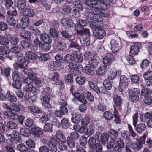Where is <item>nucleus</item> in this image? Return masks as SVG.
Wrapping results in <instances>:
<instances>
[{"label":"nucleus","instance_id":"f257e3e1","mask_svg":"<svg viewBox=\"0 0 152 152\" xmlns=\"http://www.w3.org/2000/svg\"><path fill=\"white\" fill-rule=\"evenodd\" d=\"M64 60L69 63V67L73 72L75 76L80 75L81 71L83 70L82 66L78 64H75L73 63L74 61L73 55L67 54L64 58Z\"/></svg>","mask_w":152,"mask_h":152},{"label":"nucleus","instance_id":"f03ea898","mask_svg":"<svg viewBox=\"0 0 152 152\" xmlns=\"http://www.w3.org/2000/svg\"><path fill=\"white\" fill-rule=\"evenodd\" d=\"M91 7L92 8V10L95 12L96 14L91 12H88L86 13V15L87 20L89 23L92 24L93 26H94V24H95L96 22H101L103 20V19L101 17H100V15L103 13V11L104 9H100L97 11L94 10V8Z\"/></svg>","mask_w":152,"mask_h":152},{"label":"nucleus","instance_id":"7ed1b4c3","mask_svg":"<svg viewBox=\"0 0 152 152\" xmlns=\"http://www.w3.org/2000/svg\"><path fill=\"white\" fill-rule=\"evenodd\" d=\"M108 1L109 0H88L86 1V4L97 11L100 9H106Z\"/></svg>","mask_w":152,"mask_h":152},{"label":"nucleus","instance_id":"20e7f679","mask_svg":"<svg viewBox=\"0 0 152 152\" xmlns=\"http://www.w3.org/2000/svg\"><path fill=\"white\" fill-rule=\"evenodd\" d=\"M101 22H97L95 24H94V26H92L93 28L94 29L93 34L97 39H102L106 35L105 30L101 27Z\"/></svg>","mask_w":152,"mask_h":152},{"label":"nucleus","instance_id":"39448f33","mask_svg":"<svg viewBox=\"0 0 152 152\" xmlns=\"http://www.w3.org/2000/svg\"><path fill=\"white\" fill-rule=\"evenodd\" d=\"M84 56L85 59L88 60V65L92 68L94 69L97 67L99 61L96 58L95 54L90 52H86Z\"/></svg>","mask_w":152,"mask_h":152},{"label":"nucleus","instance_id":"423d86ee","mask_svg":"<svg viewBox=\"0 0 152 152\" xmlns=\"http://www.w3.org/2000/svg\"><path fill=\"white\" fill-rule=\"evenodd\" d=\"M121 137L124 139L127 140L126 142L127 143L126 146L125 152H132L129 148L132 145L131 139L129 137L130 134L129 132L127 130H123L120 133Z\"/></svg>","mask_w":152,"mask_h":152},{"label":"nucleus","instance_id":"0eeeda50","mask_svg":"<svg viewBox=\"0 0 152 152\" xmlns=\"http://www.w3.org/2000/svg\"><path fill=\"white\" fill-rule=\"evenodd\" d=\"M140 92V90L136 88L129 89V96L130 100L134 103L137 102L139 98L138 95Z\"/></svg>","mask_w":152,"mask_h":152},{"label":"nucleus","instance_id":"6e6552de","mask_svg":"<svg viewBox=\"0 0 152 152\" xmlns=\"http://www.w3.org/2000/svg\"><path fill=\"white\" fill-rule=\"evenodd\" d=\"M95 138L102 144H105L108 140L107 134L105 132L101 134L99 132H96L95 135Z\"/></svg>","mask_w":152,"mask_h":152},{"label":"nucleus","instance_id":"1a4fd4ad","mask_svg":"<svg viewBox=\"0 0 152 152\" xmlns=\"http://www.w3.org/2000/svg\"><path fill=\"white\" fill-rule=\"evenodd\" d=\"M114 60L113 55L111 53H107L103 57L102 61L105 66H110Z\"/></svg>","mask_w":152,"mask_h":152},{"label":"nucleus","instance_id":"9d476101","mask_svg":"<svg viewBox=\"0 0 152 152\" xmlns=\"http://www.w3.org/2000/svg\"><path fill=\"white\" fill-rule=\"evenodd\" d=\"M58 143V140L54 138H51L49 140L47 145L52 152H55L57 150L56 145Z\"/></svg>","mask_w":152,"mask_h":152},{"label":"nucleus","instance_id":"9b49d317","mask_svg":"<svg viewBox=\"0 0 152 152\" xmlns=\"http://www.w3.org/2000/svg\"><path fill=\"white\" fill-rule=\"evenodd\" d=\"M10 53L9 48L6 46L0 47V59L3 60L4 57L8 56Z\"/></svg>","mask_w":152,"mask_h":152},{"label":"nucleus","instance_id":"f8f14e48","mask_svg":"<svg viewBox=\"0 0 152 152\" xmlns=\"http://www.w3.org/2000/svg\"><path fill=\"white\" fill-rule=\"evenodd\" d=\"M50 121L52 122V123H47L44 125V131L49 132H51L53 126L54 125H56V124L58 123V121L56 118L51 120Z\"/></svg>","mask_w":152,"mask_h":152},{"label":"nucleus","instance_id":"ddd939ff","mask_svg":"<svg viewBox=\"0 0 152 152\" xmlns=\"http://www.w3.org/2000/svg\"><path fill=\"white\" fill-rule=\"evenodd\" d=\"M31 133L35 137H39L43 135L42 129L36 126H33L31 128Z\"/></svg>","mask_w":152,"mask_h":152},{"label":"nucleus","instance_id":"4468645a","mask_svg":"<svg viewBox=\"0 0 152 152\" xmlns=\"http://www.w3.org/2000/svg\"><path fill=\"white\" fill-rule=\"evenodd\" d=\"M143 77L147 86H149L152 85V71L145 72L143 75Z\"/></svg>","mask_w":152,"mask_h":152},{"label":"nucleus","instance_id":"2eb2a0df","mask_svg":"<svg viewBox=\"0 0 152 152\" xmlns=\"http://www.w3.org/2000/svg\"><path fill=\"white\" fill-rule=\"evenodd\" d=\"M111 49L113 53L117 52L121 48L120 43L113 39L111 41Z\"/></svg>","mask_w":152,"mask_h":152},{"label":"nucleus","instance_id":"dca6fc26","mask_svg":"<svg viewBox=\"0 0 152 152\" xmlns=\"http://www.w3.org/2000/svg\"><path fill=\"white\" fill-rule=\"evenodd\" d=\"M121 74V71L120 70L116 71L114 69H111L108 73V76L110 79L113 80L117 75H119Z\"/></svg>","mask_w":152,"mask_h":152},{"label":"nucleus","instance_id":"f3484780","mask_svg":"<svg viewBox=\"0 0 152 152\" xmlns=\"http://www.w3.org/2000/svg\"><path fill=\"white\" fill-rule=\"evenodd\" d=\"M141 47L140 44L138 42L134 43V45L130 48V53L132 55H135L137 54Z\"/></svg>","mask_w":152,"mask_h":152},{"label":"nucleus","instance_id":"a211bd4d","mask_svg":"<svg viewBox=\"0 0 152 152\" xmlns=\"http://www.w3.org/2000/svg\"><path fill=\"white\" fill-rule=\"evenodd\" d=\"M128 80L124 75H121L120 80L119 86L121 90L126 88L128 85Z\"/></svg>","mask_w":152,"mask_h":152},{"label":"nucleus","instance_id":"6ab92c4d","mask_svg":"<svg viewBox=\"0 0 152 152\" xmlns=\"http://www.w3.org/2000/svg\"><path fill=\"white\" fill-rule=\"evenodd\" d=\"M77 22L78 23L75 25V28L77 29V32H78L82 29L83 27L87 25V22L86 20H78Z\"/></svg>","mask_w":152,"mask_h":152},{"label":"nucleus","instance_id":"aec40b11","mask_svg":"<svg viewBox=\"0 0 152 152\" xmlns=\"http://www.w3.org/2000/svg\"><path fill=\"white\" fill-rule=\"evenodd\" d=\"M49 66L53 70H58L61 68L63 69L64 67L62 65L58 64L56 61H53L49 63Z\"/></svg>","mask_w":152,"mask_h":152},{"label":"nucleus","instance_id":"412c9836","mask_svg":"<svg viewBox=\"0 0 152 152\" xmlns=\"http://www.w3.org/2000/svg\"><path fill=\"white\" fill-rule=\"evenodd\" d=\"M107 135L108 137H109L110 139L114 140L118 136V133L115 130L111 129L109 130Z\"/></svg>","mask_w":152,"mask_h":152},{"label":"nucleus","instance_id":"4be33fe9","mask_svg":"<svg viewBox=\"0 0 152 152\" xmlns=\"http://www.w3.org/2000/svg\"><path fill=\"white\" fill-rule=\"evenodd\" d=\"M73 4L75 9L74 10L75 12L76 11H80L83 10V6L80 1H73Z\"/></svg>","mask_w":152,"mask_h":152},{"label":"nucleus","instance_id":"5701e85b","mask_svg":"<svg viewBox=\"0 0 152 152\" xmlns=\"http://www.w3.org/2000/svg\"><path fill=\"white\" fill-rule=\"evenodd\" d=\"M61 22L63 26L68 27H71L73 24V20L69 18L63 19L61 20Z\"/></svg>","mask_w":152,"mask_h":152},{"label":"nucleus","instance_id":"b1692460","mask_svg":"<svg viewBox=\"0 0 152 152\" xmlns=\"http://www.w3.org/2000/svg\"><path fill=\"white\" fill-rule=\"evenodd\" d=\"M4 114L5 115L13 120H17L18 118L17 114L12 111H6L4 112Z\"/></svg>","mask_w":152,"mask_h":152},{"label":"nucleus","instance_id":"393cba45","mask_svg":"<svg viewBox=\"0 0 152 152\" xmlns=\"http://www.w3.org/2000/svg\"><path fill=\"white\" fill-rule=\"evenodd\" d=\"M22 14L28 17H32L35 15V13L33 10L27 8L25 9L22 11Z\"/></svg>","mask_w":152,"mask_h":152},{"label":"nucleus","instance_id":"a878e982","mask_svg":"<svg viewBox=\"0 0 152 152\" xmlns=\"http://www.w3.org/2000/svg\"><path fill=\"white\" fill-rule=\"evenodd\" d=\"M7 99L11 102H15L17 99L15 95L12 93H10V91H7L6 94Z\"/></svg>","mask_w":152,"mask_h":152},{"label":"nucleus","instance_id":"bb28decb","mask_svg":"<svg viewBox=\"0 0 152 152\" xmlns=\"http://www.w3.org/2000/svg\"><path fill=\"white\" fill-rule=\"evenodd\" d=\"M17 61L19 63L23 65V68L28 66L27 64L29 62V61L28 59H26L25 57L23 56H19L17 58Z\"/></svg>","mask_w":152,"mask_h":152},{"label":"nucleus","instance_id":"cd10ccee","mask_svg":"<svg viewBox=\"0 0 152 152\" xmlns=\"http://www.w3.org/2000/svg\"><path fill=\"white\" fill-rule=\"evenodd\" d=\"M29 23V19L26 17H23L21 20L20 26L23 29H25L28 26Z\"/></svg>","mask_w":152,"mask_h":152},{"label":"nucleus","instance_id":"c85d7f7f","mask_svg":"<svg viewBox=\"0 0 152 152\" xmlns=\"http://www.w3.org/2000/svg\"><path fill=\"white\" fill-rule=\"evenodd\" d=\"M74 95L79 102L84 104H86L87 101L82 94L77 92H75L74 93Z\"/></svg>","mask_w":152,"mask_h":152},{"label":"nucleus","instance_id":"c756f323","mask_svg":"<svg viewBox=\"0 0 152 152\" xmlns=\"http://www.w3.org/2000/svg\"><path fill=\"white\" fill-rule=\"evenodd\" d=\"M9 42L11 44L13 45H16L18 44L19 42L18 38L15 36L12 35H9L7 36Z\"/></svg>","mask_w":152,"mask_h":152},{"label":"nucleus","instance_id":"7c9ffc66","mask_svg":"<svg viewBox=\"0 0 152 152\" xmlns=\"http://www.w3.org/2000/svg\"><path fill=\"white\" fill-rule=\"evenodd\" d=\"M40 39L45 43H50L51 42V39L49 36L47 34L44 33L40 35Z\"/></svg>","mask_w":152,"mask_h":152},{"label":"nucleus","instance_id":"2f4dec72","mask_svg":"<svg viewBox=\"0 0 152 152\" xmlns=\"http://www.w3.org/2000/svg\"><path fill=\"white\" fill-rule=\"evenodd\" d=\"M56 137L61 142H65L66 139L64 134L62 132L58 131L56 133Z\"/></svg>","mask_w":152,"mask_h":152},{"label":"nucleus","instance_id":"473e14b6","mask_svg":"<svg viewBox=\"0 0 152 152\" xmlns=\"http://www.w3.org/2000/svg\"><path fill=\"white\" fill-rule=\"evenodd\" d=\"M107 68L105 66H102L98 69L96 71L97 75H103L107 72Z\"/></svg>","mask_w":152,"mask_h":152},{"label":"nucleus","instance_id":"72a5a7b5","mask_svg":"<svg viewBox=\"0 0 152 152\" xmlns=\"http://www.w3.org/2000/svg\"><path fill=\"white\" fill-rule=\"evenodd\" d=\"M114 103L117 107H120L121 106L122 101L121 97L118 96H115L113 99Z\"/></svg>","mask_w":152,"mask_h":152},{"label":"nucleus","instance_id":"f704fd0d","mask_svg":"<svg viewBox=\"0 0 152 152\" xmlns=\"http://www.w3.org/2000/svg\"><path fill=\"white\" fill-rule=\"evenodd\" d=\"M40 98L42 102L43 101L46 103L47 106L48 107H50L51 105L50 104L48 103L50 100V96L42 94Z\"/></svg>","mask_w":152,"mask_h":152},{"label":"nucleus","instance_id":"c9c22d12","mask_svg":"<svg viewBox=\"0 0 152 152\" xmlns=\"http://www.w3.org/2000/svg\"><path fill=\"white\" fill-rule=\"evenodd\" d=\"M25 55L27 58L31 60H35L38 58L37 55L32 51L27 52Z\"/></svg>","mask_w":152,"mask_h":152},{"label":"nucleus","instance_id":"e433bc0d","mask_svg":"<svg viewBox=\"0 0 152 152\" xmlns=\"http://www.w3.org/2000/svg\"><path fill=\"white\" fill-rule=\"evenodd\" d=\"M11 69L9 67L3 68L1 69V73L2 75L5 77H7L10 75Z\"/></svg>","mask_w":152,"mask_h":152},{"label":"nucleus","instance_id":"4c0bfd02","mask_svg":"<svg viewBox=\"0 0 152 152\" xmlns=\"http://www.w3.org/2000/svg\"><path fill=\"white\" fill-rule=\"evenodd\" d=\"M24 90L28 91H31L33 93L37 91V88L34 87L31 84H28L26 85L24 88Z\"/></svg>","mask_w":152,"mask_h":152},{"label":"nucleus","instance_id":"58836bf2","mask_svg":"<svg viewBox=\"0 0 152 152\" xmlns=\"http://www.w3.org/2000/svg\"><path fill=\"white\" fill-rule=\"evenodd\" d=\"M73 55L74 56V62L77 63H81L83 60V57L79 55L77 52H74L73 53Z\"/></svg>","mask_w":152,"mask_h":152},{"label":"nucleus","instance_id":"ea45409f","mask_svg":"<svg viewBox=\"0 0 152 152\" xmlns=\"http://www.w3.org/2000/svg\"><path fill=\"white\" fill-rule=\"evenodd\" d=\"M20 132L22 135L25 137L30 136L31 133L29 129L26 128L21 129Z\"/></svg>","mask_w":152,"mask_h":152},{"label":"nucleus","instance_id":"a19ab883","mask_svg":"<svg viewBox=\"0 0 152 152\" xmlns=\"http://www.w3.org/2000/svg\"><path fill=\"white\" fill-rule=\"evenodd\" d=\"M81 118V115L76 113L72 116L71 120L73 123L77 124L80 121Z\"/></svg>","mask_w":152,"mask_h":152},{"label":"nucleus","instance_id":"79ce46f5","mask_svg":"<svg viewBox=\"0 0 152 152\" xmlns=\"http://www.w3.org/2000/svg\"><path fill=\"white\" fill-rule=\"evenodd\" d=\"M53 118L50 117V115L46 113L45 114L43 115L42 117L39 119V121L40 122L44 123L47 122V121L51 120H53Z\"/></svg>","mask_w":152,"mask_h":152},{"label":"nucleus","instance_id":"37998d69","mask_svg":"<svg viewBox=\"0 0 152 152\" xmlns=\"http://www.w3.org/2000/svg\"><path fill=\"white\" fill-rule=\"evenodd\" d=\"M72 9L67 5H64L60 9V11L64 14L69 13L71 11Z\"/></svg>","mask_w":152,"mask_h":152},{"label":"nucleus","instance_id":"c03bdc74","mask_svg":"<svg viewBox=\"0 0 152 152\" xmlns=\"http://www.w3.org/2000/svg\"><path fill=\"white\" fill-rule=\"evenodd\" d=\"M28 110L31 112L38 114H41L42 113V111L39 108L34 106H30L28 107Z\"/></svg>","mask_w":152,"mask_h":152},{"label":"nucleus","instance_id":"a18cd8bd","mask_svg":"<svg viewBox=\"0 0 152 152\" xmlns=\"http://www.w3.org/2000/svg\"><path fill=\"white\" fill-rule=\"evenodd\" d=\"M35 84L38 87H41L46 84L45 80L42 78H37L36 80Z\"/></svg>","mask_w":152,"mask_h":152},{"label":"nucleus","instance_id":"49530a36","mask_svg":"<svg viewBox=\"0 0 152 152\" xmlns=\"http://www.w3.org/2000/svg\"><path fill=\"white\" fill-rule=\"evenodd\" d=\"M144 118L140 117L141 121L142 122H145L147 120L152 119V113L146 112L144 114Z\"/></svg>","mask_w":152,"mask_h":152},{"label":"nucleus","instance_id":"de8ad7c7","mask_svg":"<svg viewBox=\"0 0 152 152\" xmlns=\"http://www.w3.org/2000/svg\"><path fill=\"white\" fill-rule=\"evenodd\" d=\"M0 44L4 45H8L9 41L8 38L0 35Z\"/></svg>","mask_w":152,"mask_h":152},{"label":"nucleus","instance_id":"09e8293b","mask_svg":"<svg viewBox=\"0 0 152 152\" xmlns=\"http://www.w3.org/2000/svg\"><path fill=\"white\" fill-rule=\"evenodd\" d=\"M16 148L17 150L21 152H27L28 151L27 147L23 144L18 145L16 147Z\"/></svg>","mask_w":152,"mask_h":152},{"label":"nucleus","instance_id":"8fccbe9b","mask_svg":"<svg viewBox=\"0 0 152 152\" xmlns=\"http://www.w3.org/2000/svg\"><path fill=\"white\" fill-rule=\"evenodd\" d=\"M146 128L145 125L144 124H138L136 129V130L138 133H142Z\"/></svg>","mask_w":152,"mask_h":152},{"label":"nucleus","instance_id":"3c124183","mask_svg":"<svg viewBox=\"0 0 152 152\" xmlns=\"http://www.w3.org/2000/svg\"><path fill=\"white\" fill-rule=\"evenodd\" d=\"M59 78V74L57 72H54L50 74L48 78L51 81H55L58 80Z\"/></svg>","mask_w":152,"mask_h":152},{"label":"nucleus","instance_id":"603ef678","mask_svg":"<svg viewBox=\"0 0 152 152\" xmlns=\"http://www.w3.org/2000/svg\"><path fill=\"white\" fill-rule=\"evenodd\" d=\"M31 33L28 31H23L21 32L20 36L24 39H29L31 38Z\"/></svg>","mask_w":152,"mask_h":152},{"label":"nucleus","instance_id":"864d4df0","mask_svg":"<svg viewBox=\"0 0 152 152\" xmlns=\"http://www.w3.org/2000/svg\"><path fill=\"white\" fill-rule=\"evenodd\" d=\"M82 44L84 46H87L90 44V37H83L82 40H80Z\"/></svg>","mask_w":152,"mask_h":152},{"label":"nucleus","instance_id":"5fc2aeb1","mask_svg":"<svg viewBox=\"0 0 152 152\" xmlns=\"http://www.w3.org/2000/svg\"><path fill=\"white\" fill-rule=\"evenodd\" d=\"M115 110L114 112V116L115 118V121L117 123H119L120 122V118L118 111L116 110L115 107L114 105Z\"/></svg>","mask_w":152,"mask_h":152},{"label":"nucleus","instance_id":"6e6d98bb","mask_svg":"<svg viewBox=\"0 0 152 152\" xmlns=\"http://www.w3.org/2000/svg\"><path fill=\"white\" fill-rule=\"evenodd\" d=\"M66 143L71 148H74L75 146V142L69 136L66 139Z\"/></svg>","mask_w":152,"mask_h":152},{"label":"nucleus","instance_id":"4d7b16f0","mask_svg":"<svg viewBox=\"0 0 152 152\" xmlns=\"http://www.w3.org/2000/svg\"><path fill=\"white\" fill-rule=\"evenodd\" d=\"M61 124L63 128L65 129L68 128L70 126L69 120L67 118L62 119L61 121Z\"/></svg>","mask_w":152,"mask_h":152},{"label":"nucleus","instance_id":"13d9d810","mask_svg":"<svg viewBox=\"0 0 152 152\" xmlns=\"http://www.w3.org/2000/svg\"><path fill=\"white\" fill-rule=\"evenodd\" d=\"M10 110L16 112H19L20 110V106L15 103H12L10 104Z\"/></svg>","mask_w":152,"mask_h":152},{"label":"nucleus","instance_id":"bf43d9fd","mask_svg":"<svg viewBox=\"0 0 152 152\" xmlns=\"http://www.w3.org/2000/svg\"><path fill=\"white\" fill-rule=\"evenodd\" d=\"M103 85L108 90H110L112 87V83L109 80H105L103 82Z\"/></svg>","mask_w":152,"mask_h":152},{"label":"nucleus","instance_id":"052dcab7","mask_svg":"<svg viewBox=\"0 0 152 152\" xmlns=\"http://www.w3.org/2000/svg\"><path fill=\"white\" fill-rule=\"evenodd\" d=\"M50 57L48 54H44L41 55L39 58L40 61H48Z\"/></svg>","mask_w":152,"mask_h":152},{"label":"nucleus","instance_id":"680f3d73","mask_svg":"<svg viewBox=\"0 0 152 152\" xmlns=\"http://www.w3.org/2000/svg\"><path fill=\"white\" fill-rule=\"evenodd\" d=\"M88 143L90 148L94 149L95 148V145L97 143L96 142V140L94 137H91L88 141Z\"/></svg>","mask_w":152,"mask_h":152},{"label":"nucleus","instance_id":"e2e57ef3","mask_svg":"<svg viewBox=\"0 0 152 152\" xmlns=\"http://www.w3.org/2000/svg\"><path fill=\"white\" fill-rule=\"evenodd\" d=\"M104 118L106 120H110L112 119L113 115L111 112L109 111H105L104 113Z\"/></svg>","mask_w":152,"mask_h":152},{"label":"nucleus","instance_id":"0e129e2a","mask_svg":"<svg viewBox=\"0 0 152 152\" xmlns=\"http://www.w3.org/2000/svg\"><path fill=\"white\" fill-rule=\"evenodd\" d=\"M26 5V3L24 1L22 0L18 1L17 7L19 10H21L23 9L25 7Z\"/></svg>","mask_w":152,"mask_h":152},{"label":"nucleus","instance_id":"69168bd1","mask_svg":"<svg viewBox=\"0 0 152 152\" xmlns=\"http://www.w3.org/2000/svg\"><path fill=\"white\" fill-rule=\"evenodd\" d=\"M85 78L83 76H80L77 77L76 79V83L80 85H83L86 82Z\"/></svg>","mask_w":152,"mask_h":152},{"label":"nucleus","instance_id":"338daca9","mask_svg":"<svg viewBox=\"0 0 152 152\" xmlns=\"http://www.w3.org/2000/svg\"><path fill=\"white\" fill-rule=\"evenodd\" d=\"M150 61L147 59H144L142 61L140 64V67L142 69H145L149 66Z\"/></svg>","mask_w":152,"mask_h":152},{"label":"nucleus","instance_id":"774afa93","mask_svg":"<svg viewBox=\"0 0 152 152\" xmlns=\"http://www.w3.org/2000/svg\"><path fill=\"white\" fill-rule=\"evenodd\" d=\"M151 93V91L147 88L142 89L141 92V94L142 96L144 97V98L150 96Z\"/></svg>","mask_w":152,"mask_h":152}]
</instances>
